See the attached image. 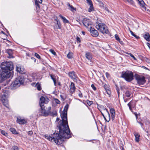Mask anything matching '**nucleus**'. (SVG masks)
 <instances>
[{"label": "nucleus", "mask_w": 150, "mask_h": 150, "mask_svg": "<svg viewBox=\"0 0 150 150\" xmlns=\"http://www.w3.org/2000/svg\"><path fill=\"white\" fill-rule=\"evenodd\" d=\"M140 3H141L142 2H143V0H137Z\"/></svg>", "instance_id": "774afa93"}, {"label": "nucleus", "mask_w": 150, "mask_h": 150, "mask_svg": "<svg viewBox=\"0 0 150 150\" xmlns=\"http://www.w3.org/2000/svg\"><path fill=\"white\" fill-rule=\"evenodd\" d=\"M91 87L94 90H96V87L94 86V84H92L91 85Z\"/></svg>", "instance_id": "3c124183"}, {"label": "nucleus", "mask_w": 150, "mask_h": 150, "mask_svg": "<svg viewBox=\"0 0 150 150\" xmlns=\"http://www.w3.org/2000/svg\"><path fill=\"white\" fill-rule=\"evenodd\" d=\"M35 56L38 58L40 59V56L38 53H35Z\"/></svg>", "instance_id": "8fccbe9b"}, {"label": "nucleus", "mask_w": 150, "mask_h": 150, "mask_svg": "<svg viewBox=\"0 0 150 150\" xmlns=\"http://www.w3.org/2000/svg\"><path fill=\"white\" fill-rule=\"evenodd\" d=\"M146 45L150 50V44L149 43L147 42L146 43Z\"/></svg>", "instance_id": "680f3d73"}, {"label": "nucleus", "mask_w": 150, "mask_h": 150, "mask_svg": "<svg viewBox=\"0 0 150 150\" xmlns=\"http://www.w3.org/2000/svg\"><path fill=\"white\" fill-rule=\"evenodd\" d=\"M132 102H130L129 103H128L127 104L128 106H129V108L130 110H132V108L131 107Z\"/></svg>", "instance_id": "de8ad7c7"}, {"label": "nucleus", "mask_w": 150, "mask_h": 150, "mask_svg": "<svg viewBox=\"0 0 150 150\" xmlns=\"http://www.w3.org/2000/svg\"><path fill=\"white\" fill-rule=\"evenodd\" d=\"M129 31L131 34L133 36H134L135 35V34H134L133 32L132 31H131L130 30V29L129 28Z\"/></svg>", "instance_id": "864d4df0"}, {"label": "nucleus", "mask_w": 150, "mask_h": 150, "mask_svg": "<svg viewBox=\"0 0 150 150\" xmlns=\"http://www.w3.org/2000/svg\"><path fill=\"white\" fill-rule=\"evenodd\" d=\"M1 68L2 71L3 72H11V71L13 69V63L10 62H2L1 63Z\"/></svg>", "instance_id": "7ed1b4c3"}, {"label": "nucleus", "mask_w": 150, "mask_h": 150, "mask_svg": "<svg viewBox=\"0 0 150 150\" xmlns=\"http://www.w3.org/2000/svg\"><path fill=\"white\" fill-rule=\"evenodd\" d=\"M9 56L8 57L9 58H13V57L12 56V54H8Z\"/></svg>", "instance_id": "4d7b16f0"}, {"label": "nucleus", "mask_w": 150, "mask_h": 150, "mask_svg": "<svg viewBox=\"0 0 150 150\" xmlns=\"http://www.w3.org/2000/svg\"><path fill=\"white\" fill-rule=\"evenodd\" d=\"M76 39L77 41L79 42H81L80 39L78 37H77L76 38Z\"/></svg>", "instance_id": "6e6d98bb"}, {"label": "nucleus", "mask_w": 150, "mask_h": 150, "mask_svg": "<svg viewBox=\"0 0 150 150\" xmlns=\"http://www.w3.org/2000/svg\"><path fill=\"white\" fill-rule=\"evenodd\" d=\"M104 87L106 91V92L110 96V94H111V91L109 88H108L107 85L106 84L105 85H104Z\"/></svg>", "instance_id": "5701e85b"}, {"label": "nucleus", "mask_w": 150, "mask_h": 150, "mask_svg": "<svg viewBox=\"0 0 150 150\" xmlns=\"http://www.w3.org/2000/svg\"><path fill=\"white\" fill-rule=\"evenodd\" d=\"M42 2V0H35V5L37 11H38L40 8L39 4H41Z\"/></svg>", "instance_id": "2eb2a0df"}, {"label": "nucleus", "mask_w": 150, "mask_h": 150, "mask_svg": "<svg viewBox=\"0 0 150 150\" xmlns=\"http://www.w3.org/2000/svg\"><path fill=\"white\" fill-rule=\"evenodd\" d=\"M57 115V112L56 110H54L52 112H50L49 115L53 117L56 116Z\"/></svg>", "instance_id": "cd10ccee"}, {"label": "nucleus", "mask_w": 150, "mask_h": 150, "mask_svg": "<svg viewBox=\"0 0 150 150\" xmlns=\"http://www.w3.org/2000/svg\"><path fill=\"white\" fill-rule=\"evenodd\" d=\"M24 82V79L23 76H19L16 78L12 83L10 86V87L12 89H15L21 85L23 84Z\"/></svg>", "instance_id": "f03ea898"}, {"label": "nucleus", "mask_w": 150, "mask_h": 150, "mask_svg": "<svg viewBox=\"0 0 150 150\" xmlns=\"http://www.w3.org/2000/svg\"><path fill=\"white\" fill-rule=\"evenodd\" d=\"M31 59H33V60H34V62H36V59H35V58H34V57H31Z\"/></svg>", "instance_id": "0e129e2a"}, {"label": "nucleus", "mask_w": 150, "mask_h": 150, "mask_svg": "<svg viewBox=\"0 0 150 150\" xmlns=\"http://www.w3.org/2000/svg\"><path fill=\"white\" fill-rule=\"evenodd\" d=\"M73 54L71 52H69L67 54V58L69 59H71L73 58Z\"/></svg>", "instance_id": "7c9ffc66"}, {"label": "nucleus", "mask_w": 150, "mask_h": 150, "mask_svg": "<svg viewBox=\"0 0 150 150\" xmlns=\"http://www.w3.org/2000/svg\"><path fill=\"white\" fill-rule=\"evenodd\" d=\"M0 100L3 105L6 107H7V105L8 104V102L7 100V98L1 95L0 96Z\"/></svg>", "instance_id": "f8f14e48"}, {"label": "nucleus", "mask_w": 150, "mask_h": 150, "mask_svg": "<svg viewBox=\"0 0 150 150\" xmlns=\"http://www.w3.org/2000/svg\"><path fill=\"white\" fill-rule=\"evenodd\" d=\"M51 107H49L47 108V110H46L45 109V107L44 106L43 107V108H41L40 110V112L43 114L45 116H47L49 115L50 112H51L50 110H51Z\"/></svg>", "instance_id": "1a4fd4ad"}, {"label": "nucleus", "mask_w": 150, "mask_h": 150, "mask_svg": "<svg viewBox=\"0 0 150 150\" xmlns=\"http://www.w3.org/2000/svg\"><path fill=\"white\" fill-rule=\"evenodd\" d=\"M19 72L21 74H24L25 73V71L24 69L21 68V69Z\"/></svg>", "instance_id": "f704fd0d"}, {"label": "nucleus", "mask_w": 150, "mask_h": 150, "mask_svg": "<svg viewBox=\"0 0 150 150\" xmlns=\"http://www.w3.org/2000/svg\"><path fill=\"white\" fill-rule=\"evenodd\" d=\"M128 54L129 55L130 57H132L134 60H136V58L131 53H128Z\"/></svg>", "instance_id": "a18cd8bd"}, {"label": "nucleus", "mask_w": 150, "mask_h": 150, "mask_svg": "<svg viewBox=\"0 0 150 150\" xmlns=\"http://www.w3.org/2000/svg\"><path fill=\"white\" fill-rule=\"evenodd\" d=\"M86 58L90 61L91 62L92 61V56L91 54L89 52H87L85 54Z\"/></svg>", "instance_id": "412c9836"}, {"label": "nucleus", "mask_w": 150, "mask_h": 150, "mask_svg": "<svg viewBox=\"0 0 150 150\" xmlns=\"http://www.w3.org/2000/svg\"><path fill=\"white\" fill-rule=\"evenodd\" d=\"M121 77L124 78L126 81L130 82L134 79L133 73L130 71H123L122 72Z\"/></svg>", "instance_id": "20e7f679"}, {"label": "nucleus", "mask_w": 150, "mask_h": 150, "mask_svg": "<svg viewBox=\"0 0 150 150\" xmlns=\"http://www.w3.org/2000/svg\"><path fill=\"white\" fill-rule=\"evenodd\" d=\"M83 23L86 27L88 29V30L92 27V22L89 19L87 18L83 19Z\"/></svg>", "instance_id": "6e6552de"}, {"label": "nucleus", "mask_w": 150, "mask_h": 150, "mask_svg": "<svg viewBox=\"0 0 150 150\" xmlns=\"http://www.w3.org/2000/svg\"><path fill=\"white\" fill-rule=\"evenodd\" d=\"M90 32L91 33V35L93 36L94 37H97L98 35V33L97 30H95L94 28H91L89 29Z\"/></svg>", "instance_id": "9b49d317"}, {"label": "nucleus", "mask_w": 150, "mask_h": 150, "mask_svg": "<svg viewBox=\"0 0 150 150\" xmlns=\"http://www.w3.org/2000/svg\"><path fill=\"white\" fill-rule=\"evenodd\" d=\"M21 66H17L16 67V71L18 72H19L20 70L21 69Z\"/></svg>", "instance_id": "49530a36"}, {"label": "nucleus", "mask_w": 150, "mask_h": 150, "mask_svg": "<svg viewBox=\"0 0 150 150\" xmlns=\"http://www.w3.org/2000/svg\"><path fill=\"white\" fill-rule=\"evenodd\" d=\"M87 3L89 5H91L93 4L92 1L91 0H86Z\"/></svg>", "instance_id": "ea45409f"}, {"label": "nucleus", "mask_w": 150, "mask_h": 150, "mask_svg": "<svg viewBox=\"0 0 150 150\" xmlns=\"http://www.w3.org/2000/svg\"><path fill=\"white\" fill-rule=\"evenodd\" d=\"M17 122L18 123L21 125H23L27 123V121L25 119H21V118H17Z\"/></svg>", "instance_id": "a211bd4d"}, {"label": "nucleus", "mask_w": 150, "mask_h": 150, "mask_svg": "<svg viewBox=\"0 0 150 150\" xmlns=\"http://www.w3.org/2000/svg\"><path fill=\"white\" fill-rule=\"evenodd\" d=\"M96 28L102 33L103 34H108L109 31L106 25L104 23L98 21L96 23Z\"/></svg>", "instance_id": "39448f33"}, {"label": "nucleus", "mask_w": 150, "mask_h": 150, "mask_svg": "<svg viewBox=\"0 0 150 150\" xmlns=\"http://www.w3.org/2000/svg\"><path fill=\"white\" fill-rule=\"evenodd\" d=\"M69 107L68 104L66 105L64 110L61 114L62 120H60L58 126L59 130V134L54 133L51 135H45V138L52 142H54L57 144L62 143L64 138L69 139L71 137L72 133L71 132L68 125L67 118V111Z\"/></svg>", "instance_id": "f257e3e1"}, {"label": "nucleus", "mask_w": 150, "mask_h": 150, "mask_svg": "<svg viewBox=\"0 0 150 150\" xmlns=\"http://www.w3.org/2000/svg\"><path fill=\"white\" fill-rule=\"evenodd\" d=\"M6 52L8 54H12L13 51L12 49H7L6 50Z\"/></svg>", "instance_id": "2f4dec72"}, {"label": "nucleus", "mask_w": 150, "mask_h": 150, "mask_svg": "<svg viewBox=\"0 0 150 150\" xmlns=\"http://www.w3.org/2000/svg\"><path fill=\"white\" fill-rule=\"evenodd\" d=\"M57 24L58 25V28L60 29L61 28V24L59 21H57Z\"/></svg>", "instance_id": "c9c22d12"}, {"label": "nucleus", "mask_w": 150, "mask_h": 150, "mask_svg": "<svg viewBox=\"0 0 150 150\" xmlns=\"http://www.w3.org/2000/svg\"><path fill=\"white\" fill-rule=\"evenodd\" d=\"M102 115L105 121L107 122H109L110 121L111 117L110 114L108 110L104 112L103 114L102 113Z\"/></svg>", "instance_id": "9d476101"}, {"label": "nucleus", "mask_w": 150, "mask_h": 150, "mask_svg": "<svg viewBox=\"0 0 150 150\" xmlns=\"http://www.w3.org/2000/svg\"><path fill=\"white\" fill-rule=\"evenodd\" d=\"M134 134L135 137V140L136 142H138L139 141L140 135L139 133L136 132H134Z\"/></svg>", "instance_id": "4be33fe9"}, {"label": "nucleus", "mask_w": 150, "mask_h": 150, "mask_svg": "<svg viewBox=\"0 0 150 150\" xmlns=\"http://www.w3.org/2000/svg\"><path fill=\"white\" fill-rule=\"evenodd\" d=\"M68 75L69 77L72 79H75L76 77V76L75 74V72L74 71H72L69 72L68 73Z\"/></svg>", "instance_id": "aec40b11"}, {"label": "nucleus", "mask_w": 150, "mask_h": 150, "mask_svg": "<svg viewBox=\"0 0 150 150\" xmlns=\"http://www.w3.org/2000/svg\"><path fill=\"white\" fill-rule=\"evenodd\" d=\"M70 92L71 93L74 92L76 88L74 83L73 82L71 83V85L69 86Z\"/></svg>", "instance_id": "dca6fc26"}, {"label": "nucleus", "mask_w": 150, "mask_h": 150, "mask_svg": "<svg viewBox=\"0 0 150 150\" xmlns=\"http://www.w3.org/2000/svg\"><path fill=\"white\" fill-rule=\"evenodd\" d=\"M1 133L2 134H3L4 135L6 136H7V135L8 134L5 131H4V130H2L1 131Z\"/></svg>", "instance_id": "4c0bfd02"}, {"label": "nucleus", "mask_w": 150, "mask_h": 150, "mask_svg": "<svg viewBox=\"0 0 150 150\" xmlns=\"http://www.w3.org/2000/svg\"><path fill=\"white\" fill-rule=\"evenodd\" d=\"M134 36V37L135 38H136L137 39L139 38V37L138 36H137L136 35H135Z\"/></svg>", "instance_id": "69168bd1"}, {"label": "nucleus", "mask_w": 150, "mask_h": 150, "mask_svg": "<svg viewBox=\"0 0 150 150\" xmlns=\"http://www.w3.org/2000/svg\"><path fill=\"white\" fill-rule=\"evenodd\" d=\"M54 19L57 22V21H59V20L58 19V18L57 17H54Z\"/></svg>", "instance_id": "e2e57ef3"}, {"label": "nucleus", "mask_w": 150, "mask_h": 150, "mask_svg": "<svg viewBox=\"0 0 150 150\" xmlns=\"http://www.w3.org/2000/svg\"><path fill=\"white\" fill-rule=\"evenodd\" d=\"M28 134L29 135L31 136L33 134V132L32 131H30L28 132Z\"/></svg>", "instance_id": "603ef678"}, {"label": "nucleus", "mask_w": 150, "mask_h": 150, "mask_svg": "<svg viewBox=\"0 0 150 150\" xmlns=\"http://www.w3.org/2000/svg\"><path fill=\"white\" fill-rule=\"evenodd\" d=\"M45 98L43 96H42L40 99L39 105L41 108H43L44 106V104L45 102Z\"/></svg>", "instance_id": "4468645a"}, {"label": "nucleus", "mask_w": 150, "mask_h": 150, "mask_svg": "<svg viewBox=\"0 0 150 150\" xmlns=\"http://www.w3.org/2000/svg\"><path fill=\"white\" fill-rule=\"evenodd\" d=\"M138 122L140 125L142 127L143 129H144V128L143 127V124L141 122Z\"/></svg>", "instance_id": "5fc2aeb1"}, {"label": "nucleus", "mask_w": 150, "mask_h": 150, "mask_svg": "<svg viewBox=\"0 0 150 150\" xmlns=\"http://www.w3.org/2000/svg\"><path fill=\"white\" fill-rule=\"evenodd\" d=\"M50 51L54 55H56V53L54 51V50L52 49L50 50Z\"/></svg>", "instance_id": "58836bf2"}, {"label": "nucleus", "mask_w": 150, "mask_h": 150, "mask_svg": "<svg viewBox=\"0 0 150 150\" xmlns=\"http://www.w3.org/2000/svg\"><path fill=\"white\" fill-rule=\"evenodd\" d=\"M121 44H123V42L122 41H121L120 40V41H118Z\"/></svg>", "instance_id": "338daca9"}, {"label": "nucleus", "mask_w": 150, "mask_h": 150, "mask_svg": "<svg viewBox=\"0 0 150 150\" xmlns=\"http://www.w3.org/2000/svg\"><path fill=\"white\" fill-rule=\"evenodd\" d=\"M50 76L51 79L53 80L54 85L56 86L57 83L56 76L52 74L50 75Z\"/></svg>", "instance_id": "bb28decb"}, {"label": "nucleus", "mask_w": 150, "mask_h": 150, "mask_svg": "<svg viewBox=\"0 0 150 150\" xmlns=\"http://www.w3.org/2000/svg\"><path fill=\"white\" fill-rule=\"evenodd\" d=\"M144 38L148 41H150V35L149 34L147 33H145L144 35Z\"/></svg>", "instance_id": "393cba45"}, {"label": "nucleus", "mask_w": 150, "mask_h": 150, "mask_svg": "<svg viewBox=\"0 0 150 150\" xmlns=\"http://www.w3.org/2000/svg\"><path fill=\"white\" fill-rule=\"evenodd\" d=\"M110 114L111 119L112 121H114L115 115V111L113 108L110 109Z\"/></svg>", "instance_id": "ddd939ff"}, {"label": "nucleus", "mask_w": 150, "mask_h": 150, "mask_svg": "<svg viewBox=\"0 0 150 150\" xmlns=\"http://www.w3.org/2000/svg\"><path fill=\"white\" fill-rule=\"evenodd\" d=\"M131 92L129 91H127L125 93L124 96V97H127V98H129L131 96Z\"/></svg>", "instance_id": "b1692460"}, {"label": "nucleus", "mask_w": 150, "mask_h": 150, "mask_svg": "<svg viewBox=\"0 0 150 150\" xmlns=\"http://www.w3.org/2000/svg\"><path fill=\"white\" fill-rule=\"evenodd\" d=\"M116 89L117 92L118 96L119 97L120 94L119 89L118 87L117 86H116Z\"/></svg>", "instance_id": "09e8293b"}, {"label": "nucleus", "mask_w": 150, "mask_h": 150, "mask_svg": "<svg viewBox=\"0 0 150 150\" xmlns=\"http://www.w3.org/2000/svg\"><path fill=\"white\" fill-rule=\"evenodd\" d=\"M115 39L118 41H120V39L117 34L115 35Z\"/></svg>", "instance_id": "79ce46f5"}, {"label": "nucleus", "mask_w": 150, "mask_h": 150, "mask_svg": "<svg viewBox=\"0 0 150 150\" xmlns=\"http://www.w3.org/2000/svg\"><path fill=\"white\" fill-rule=\"evenodd\" d=\"M12 150H19L18 147L16 146H13L11 148Z\"/></svg>", "instance_id": "e433bc0d"}, {"label": "nucleus", "mask_w": 150, "mask_h": 150, "mask_svg": "<svg viewBox=\"0 0 150 150\" xmlns=\"http://www.w3.org/2000/svg\"><path fill=\"white\" fill-rule=\"evenodd\" d=\"M105 75H106V77L108 78V77H109L110 76V75L108 73V72H106L105 73Z\"/></svg>", "instance_id": "13d9d810"}, {"label": "nucleus", "mask_w": 150, "mask_h": 150, "mask_svg": "<svg viewBox=\"0 0 150 150\" xmlns=\"http://www.w3.org/2000/svg\"><path fill=\"white\" fill-rule=\"evenodd\" d=\"M135 79L139 85H143L145 83V78L144 76L137 75L135 76Z\"/></svg>", "instance_id": "0eeeda50"}, {"label": "nucleus", "mask_w": 150, "mask_h": 150, "mask_svg": "<svg viewBox=\"0 0 150 150\" xmlns=\"http://www.w3.org/2000/svg\"><path fill=\"white\" fill-rule=\"evenodd\" d=\"M93 10H94V8L93 6V4L91 5H90V7L88 8V11L89 12H90Z\"/></svg>", "instance_id": "72a5a7b5"}, {"label": "nucleus", "mask_w": 150, "mask_h": 150, "mask_svg": "<svg viewBox=\"0 0 150 150\" xmlns=\"http://www.w3.org/2000/svg\"><path fill=\"white\" fill-rule=\"evenodd\" d=\"M79 96L80 98H81L82 97V93H79Z\"/></svg>", "instance_id": "052dcab7"}, {"label": "nucleus", "mask_w": 150, "mask_h": 150, "mask_svg": "<svg viewBox=\"0 0 150 150\" xmlns=\"http://www.w3.org/2000/svg\"><path fill=\"white\" fill-rule=\"evenodd\" d=\"M55 103L57 104H59L60 103V101L57 98H55L54 99Z\"/></svg>", "instance_id": "37998d69"}, {"label": "nucleus", "mask_w": 150, "mask_h": 150, "mask_svg": "<svg viewBox=\"0 0 150 150\" xmlns=\"http://www.w3.org/2000/svg\"><path fill=\"white\" fill-rule=\"evenodd\" d=\"M87 103L89 105H91L93 103V102L88 100H87Z\"/></svg>", "instance_id": "c03bdc74"}, {"label": "nucleus", "mask_w": 150, "mask_h": 150, "mask_svg": "<svg viewBox=\"0 0 150 150\" xmlns=\"http://www.w3.org/2000/svg\"><path fill=\"white\" fill-rule=\"evenodd\" d=\"M98 108L100 112L102 115V113L103 114L104 112H105L108 110L107 109L104 108L103 106L102 105L99 106Z\"/></svg>", "instance_id": "f3484780"}, {"label": "nucleus", "mask_w": 150, "mask_h": 150, "mask_svg": "<svg viewBox=\"0 0 150 150\" xmlns=\"http://www.w3.org/2000/svg\"><path fill=\"white\" fill-rule=\"evenodd\" d=\"M87 3L89 5H91L93 4L92 1L91 0H86Z\"/></svg>", "instance_id": "a19ab883"}, {"label": "nucleus", "mask_w": 150, "mask_h": 150, "mask_svg": "<svg viewBox=\"0 0 150 150\" xmlns=\"http://www.w3.org/2000/svg\"><path fill=\"white\" fill-rule=\"evenodd\" d=\"M104 8L105 10L106 11L108 12H110L109 10H108V8L107 7H105Z\"/></svg>", "instance_id": "bf43d9fd"}, {"label": "nucleus", "mask_w": 150, "mask_h": 150, "mask_svg": "<svg viewBox=\"0 0 150 150\" xmlns=\"http://www.w3.org/2000/svg\"><path fill=\"white\" fill-rule=\"evenodd\" d=\"M10 131L12 132V133L14 134H18V133L16 129L13 128H11L10 129Z\"/></svg>", "instance_id": "c85d7f7f"}, {"label": "nucleus", "mask_w": 150, "mask_h": 150, "mask_svg": "<svg viewBox=\"0 0 150 150\" xmlns=\"http://www.w3.org/2000/svg\"><path fill=\"white\" fill-rule=\"evenodd\" d=\"M67 5L69 7V9L71 11H73L74 10H75L76 9L74 8V7L72 5H70L69 3H68L67 4Z\"/></svg>", "instance_id": "c756f323"}, {"label": "nucleus", "mask_w": 150, "mask_h": 150, "mask_svg": "<svg viewBox=\"0 0 150 150\" xmlns=\"http://www.w3.org/2000/svg\"><path fill=\"white\" fill-rule=\"evenodd\" d=\"M10 94V93L7 90H3L2 93L1 95L3 96L8 98Z\"/></svg>", "instance_id": "6ab92c4d"}, {"label": "nucleus", "mask_w": 150, "mask_h": 150, "mask_svg": "<svg viewBox=\"0 0 150 150\" xmlns=\"http://www.w3.org/2000/svg\"><path fill=\"white\" fill-rule=\"evenodd\" d=\"M12 76V74L11 72H3L2 71L0 74V83H2L5 81L7 78L10 77Z\"/></svg>", "instance_id": "423d86ee"}, {"label": "nucleus", "mask_w": 150, "mask_h": 150, "mask_svg": "<svg viewBox=\"0 0 150 150\" xmlns=\"http://www.w3.org/2000/svg\"><path fill=\"white\" fill-rule=\"evenodd\" d=\"M35 86L37 87L38 90L39 91H40L41 90L42 88L40 86V84L37 83L35 85Z\"/></svg>", "instance_id": "473e14b6"}, {"label": "nucleus", "mask_w": 150, "mask_h": 150, "mask_svg": "<svg viewBox=\"0 0 150 150\" xmlns=\"http://www.w3.org/2000/svg\"><path fill=\"white\" fill-rule=\"evenodd\" d=\"M59 16L62 19L64 23H69V21L65 17L61 15L60 14Z\"/></svg>", "instance_id": "a878e982"}]
</instances>
